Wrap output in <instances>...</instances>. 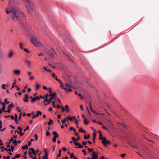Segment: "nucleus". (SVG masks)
Returning a JSON list of instances; mask_svg holds the SVG:
<instances>
[{
  "instance_id": "nucleus-1",
  "label": "nucleus",
  "mask_w": 159,
  "mask_h": 159,
  "mask_svg": "<svg viewBox=\"0 0 159 159\" xmlns=\"http://www.w3.org/2000/svg\"><path fill=\"white\" fill-rule=\"evenodd\" d=\"M12 18L13 20L16 21L17 20H19V17L21 13L15 7H12Z\"/></svg>"
},
{
  "instance_id": "nucleus-2",
  "label": "nucleus",
  "mask_w": 159,
  "mask_h": 159,
  "mask_svg": "<svg viewBox=\"0 0 159 159\" xmlns=\"http://www.w3.org/2000/svg\"><path fill=\"white\" fill-rule=\"evenodd\" d=\"M27 4H26V7L27 10L29 13H30V10H33L34 9V7L32 4L30 0H25Z\"/></svg>"
},
{
  "instance_id": "nucleus-3",
  "label": "nucleus",
  "mask_w": 159,
  "mask_h": 159,
  "mask_svg": "<svg viewBox=\"0 0 159 159\" xmlns=\"http://www.w3.org/2000/svg\"><path fill=\"white\" fill-rule=\"evenodd\" d=\"M72 139L73 141L74 144L77 147H76V148H82L83 147V146L80 143H78V142H76V140L74 137H72Z\"/></svg>"
},
{
  "instance_id": "nucleus-4",
  "label": "nucleus",
  "mask_w": 159,
  "mask_h": 159,
  "mask_svg": "<svg viewBox=\"0 0 159 159\" xmlns=\"http://www.w3.org/2000/svg\"><path fill=\"white\" fill-rule=\"evenodd\" d=\"M30 40L32 43L35 46H37L40 44L36 37H31Z\"/></svg>"
},
{
  "instance_id": "nucleus-5",
  "label": "nucleus",
  "mask_w": 159,
  "mask_h": 159,
  "mask_svg": "<svg viewBox=\"0 0 159 159\" xmlns=\"http://www.w3.org/2000/svg\"><path fill=\"white\" fill-rule=\"evenodd\" d=\"M56 95V93L55 92L53 93L52 94H50L49 96H51V98L48 100V102L47 104H44L45 105L49 104L52 102V100L55 98V97Z\"/></svg>"
},
{
  "instance_id": "nucleus-6",
  "label": "nucleus",
  "mask_w": 159,
  "mask_h": 159,
  "mask_svg": "<svg viewBox=\"0 0 159 159\" xmlns=\"http://www.w3.org/2000/svg\"><path fill=\"white\" fill-rule=\"evenodd\" d=\"M47 53L48 55L50 56L53 58L54 57V54L55 53V52L53 49H51L48 51Z\"/></svg>"
},
{
  "instance_id": "nucleus-7",
  "label": "nucleus",
  "mask_w": 159,
  "mask_h": 159,
  "mask_svg": "<svg viewBox=\"0 0 159 159\" xmlns=\"http://www.w3.org/2000/svg\"><path fill=\"white\" fill-rule=\"evenodd\" d=\"M14 106V104L12 103L10 104L8 106V109L7 111H4V112H7L8 113H10L11 111L12 110V107H13Z\"/></svg>"
},
{
  "instance_id": "nucleus-8",
  "label": "nucleus",
  "mask_w": 159,
  "mask_h": 159,
  "mask_svg": "<svg viewBox=\"0 0 159 159\" xmlns=\"http://www.w3.org/2000/svg\"><path fill=\"white\" fill-rule=\"evenodd\" d=\"M57 81H59L60 83L61 84V87L62 88L66 91V93H67L68 92H70V88H66L63 87V85L62 84V82L60 81V80H57Z\"/></svg>"
},
{
  "instance_id": "nucleus-9",
  "label": "nucleus",
  "mask_w": 159,
  "mask_h": 159,
  "mask_svg": "<svg viewBox=\"0 0 159 159\" xmlns=\"http://www.w3.org/2000/svg\"><path fill=\"white\" fill-rule=\"evenodd\" d=\"M102 142L105 146H106L107 144H110V142L109 140H106V138L105 137H104V139L102 141Z\"/></svg>"
},
{
  "instance_id": "nucleus-10",
  "label": "nucleus",
  "mask_w": 159,
  "mask_h": 159,
  "mask_svg": "<svg viewBox=\"0 0 159 159\" xmlns=\"http://www.w3.org/2000/svg\"><path fill=\"white\" fill-rule=\"evenodd\" d=\"M91 155L92 156L91 159H98V156L94 151H93V153Z\"/></svg>"
},
{
  "instance_id": "nucleus-11",
  "label": "nucleus",
  "mask_w": 159,
  "mask_h": 159,
  "mask_svg": "<svg viewBox=\"0 0 159 159\" xmlns=\"http://www.w3.org/2000/svg\"><path fill=\"white\" fill-rule=\"evenodd\" d=\"M14 54V52L12 50H10L8 53V57L9 58H11Z\"/></svg>"
},
{
  "instance_id": "nucleus-12",
  "label": "nucleus",
  "mask_w": 159,
  "mask_h": 159,
  "mask_svg": "<svg viewBox=\"0 0 159 159\" xmlns=\"http://www.w3.org/2000/svg\"><path fill=\"white\" fill-rule=\"evenodd\" d=\"M29 96H28L27 94H25V97L23 98V101L25 102H28V99Z\"/></svg>"
},
{
  "instance_id": "nucleus-13",
  "label": "nucleus",
  "mask_w": 159,
  "mask_h": 159,
  "mask_svg": "<svg viewBox=\"0 0 159 159\" xmlns=\"http://www.w3.org/2000/svg\"><path fill=\"white\" fill-rule=\"evenodd\" d=\"M42 113L41 111H37L36 115L33 116L32 117V118L33 119H34L35 118V117H38L39 116V115H42Z\"/></svg>"
},
{
  "instance_id": "nucleus-14",
  "label": "nucleus",
  "mask_w": 159,
  "mask_h": 159,
  "mask_svg": "<svg viewBox=\"0 0 159 159\" xmlns=\"http://www.w3.org/2000/svg\"><path fill=\"white\" fill-rule=\"evenodd\" d=\"M66 120H67L68 121H69V120H70V115H68V117L65 118L63 120H61V122L62 124H64Z\"/></svg>"
},
{
  "instance_id": "nucleus-15",
  "label": "nucleus",
  "mask_w": 159,
  "mask_h": 159,
  "mask_svg": "<svg viewBox=\"0 0 159 159\" xmlns=\"http://www.w3.org/2000/svg\"><path fill=\"white\" fill-rule=\"evenodd\" d=\"M13 72L15 75H19L20 73V71L19 70H15L13 71Z\"/></svg>"
},
{
  "instance_id": "nucleus-16",
  "label": "nucleus",
  "mask_w": 159,
  "mask_h": 159,
  "mask_svg": "<svg viewBox=\"0 0 159 159\" xmlns=\"http://www.w3.org/2000/svg\"><path fill=\"white\" fill-rule=\"evenodd\" d=\"M25 61L26 63L25 64L27 66H28L30 67L31 66V62L30 61L26 59L25 60Z\"/></svg>"
},
{
  "instance_id": "nucleus-17",
  "label": "nucleus",
  "mask_w": 159,
  "mask_h": 159,
  "mask_svg": "<svg viewBox=\"0 0 159 159\" xmlns=\"http://www.w3.org/2000/svg\"><path fill=\"white\" fill-rule=\"evenodd\" d=\"M40 99L39 97L38 96H37L34 98L33 100H31V102L33 103L34 102L36 101L37 100H39Z\"/></svg>"
},
{
  "instance_id": "nucleus-18",
  "label": "nucleus",
  "mask_w": 159,
  "mask_h": 159,
  "mask_svg": "<svg viewBox=\"0 0 159 159\" xmlns=\"http://www.w3.org/2000/svg\"><path fill=\"white\" fill-rule=\"evenodd\" d=\"M52 134L54 135L53 137H58V134H57V132L56 131H53L52 132Z\"/></svg>"
},
{
  "instance_id": "nucleus-19",
  "label": "nucleus",
  "mask_w": 159,
  "mask_h": 159,
  "mask_svg": "<svg viewBox=\"0 0 159 159\" xmlns=\"http://www.w3.org/2000/svg\"><path fill=\"white\" fill-rule=\"evenodd\" d=\"M20 156V154H16L15 157L12 158V159H15L16 158H18Z\"/></svg>"
},
{
  "instance_id": "nucleus-20",
  "label": "nucleus",
  "mask_w": 159,
  "mask_h": 159,
  "mask_svg": "<svg viewBox=\"0 0 159 159\" xmlns=\"http://www.w3.org/2000/svg\"><path fill=\"white\" fill-rule=\"evenodd\" d=\"M99 139L101 140L102 141L104 139V137H103L102 136V134L101 133H100L99 134Z\"/></svg>"
},
{
  "instance_id": "nucleus-21",
  "label": "nucleus",
  "mask_w": 159,
  "mask_h": 159,
  "mask_svg": "<svg viewBox=\"0 0 159 159\" xmlns=\"http://www.w3.org/2000/svg\"><path fill=\"white\" fill-rule=\"evenodd\" d=\"M12 7H11V10L10 11H8L7 10H6V12L7 14H8L10 13H12Z\"/></svg>"
},
{
  "instance_id": "nucleus-22",
  "label": "nucleus",
  "mask_w": 159,
  "mask_h": 159,
  "mask_svg": "<svg viewBox=\"0 0 159 159\" xmlns=\"http://www.w3.org/2000/svg\"><path fill=\"white\" fill-rule=\"evenodd\" d=\"M22 149L23 150L27 149H28V145H25L24 146H22Z\"/></svg>"
},
{
  "instance_id": "nucleus-23",
  "label": "nucleus",
  "mask_w": 159,
  "mask_h": 159,
  "mask_svg": "<svg viewBox=\"0 0 159 159\" xmlns=\"http://www.w3.org/2000/svg\"><path fill=\"white\" fill-rule=\"evenodd\" d=\"M65 108L66 112H68L69 111V110H68V109L69 108V106L67 105H65Z\"/></svg>"
},
{
  "instance_id": "nucleus-24",
  "label": "nucleus",
  "mask_w": 159,
  "mask_h": 159,
  "mask_svg": "<svg viewBox=\"0 0 159 159\" xmlns=\"http://www.w3.org/2000/svg\"><path fill=\"white\" fill-rule=\"evenodd\" d=\"M84 122L85 124L87 125L88 124L89 122L86 118H84Z\"/></svg>"
},
{
  "instance_id": "nucleus-25",
  "label": "nucleus",
  "mask_w": 159,
  "mask_h": 159,
  "mask_svg": "<svg viewBox=\"0 0 159 159\" xmlns=\"http://www.w3.org/2000/svg\"><path fill=\"white\" fill-rule=\"evenodd\" d=\"M30 151H31V153L32 154H33L34 153V152H35V151L34 150V149L33 148H31L29 149Z\"/></svg>"
},
{
  "instance_id": "nucleus-26",
  "label": "nucleus",
  "mask_w": 159,
  "mask_h": 159,
  "mask_svg": "<svg viewBox=\"0 0 159 159\" xmlns=\"http://www.w3.org/2000/svg\"><path fill=\"white\" fill-rule=\"evenodd\" d=\"M51 75L52 77L53 78H55V80H59V79H58L57 77H55V74L52 73Z\"/></svg>"
},
{
  "instance_id": "nucleus-27",
  "label": "nucleus",
  "mask_w": 159,
  "mask_h": 159,
  "mask_svg": "<svg viewBox=\"0 0 159 159\" xmlns=\"http://www.w3.org/2000/svg\"><path fill=\"white\" fill-rule=\"evenodd\" d=\"M89 105H90V110H91V111L92 112L95 113H96V112L95 111H94L93 110H92V108H91V103L90 102H89Z\"/></svg>"
},
{
  "instance_id": "nucleus-28",
  "label": "nucleus",
  "mask_w": 159,
  "mask_h": 159,
  "mask_svg": "<svg viewBox=\"0 0 159 159\" xmlns=\"http://www.w3.org/2000/svg\"><path fill=\"white\" fill-rule=\"evenodd\" d=\"M49 122L48 123V124L49 125H50L51 124V123H52L53 121L52 120L50 119H49Z\"/></svg>"
},
{
  "instance_id": "nucleus-29",
  "label": "nucleus",
  "mask_w": 159,
  "mask_h": 159,
  "mask_svg": "<svg viewBox=\"0 0 159 159\" xmlns=\"http://www.w3.org/2000/svg\"><path fill=\"white\" fill-rule=\"evenodd\" d=\"M13 143L14 144V145H15L16 146V145H17V142L16 140V139H15V140H14V141H13Z\"/></svg>"
},
{
  "instance_id": "nucleus-30",
  "label": "nucleus",
  "mask_w": 159,
  "mask_h": 159,
  "mask_svg": "<svg viewBox=\"0 0 159 159\" xmlns=\"http://www.w3.org/2000/svg\"><path fill=\"white\" fill-rule=\"evenodd\" d=\"M79 131L81 132L82 133H85V131L84 130H83L81 128H80L79 129Z\"/></svg>"
},
{
  "instance_id": "nucleus-31",
  "label": "nucleus",
  "mask_w": 159,
  "mask_h": 159,
  "mask_svg": "<svg viewBox=\"0 0 159 159\" xmlns=\"http://www.w3.org/2000/svg\"><path fill=\"white\" fill-rule=\"evenodd\" d=\"M90 137V135L89 134H87V136H86V135H85L84 136V138L85 139H89Z\"/></svg>"
},
{
  "instance_id": "nucleus-32",
  "label": "nucleus",
  "mask_w": 159,
  "mask_h": 159,
  "mask_svg": "<svg viewBox=\"0 0 159 159\" xmlns=\"http://www.w3.org/2000/svg\"><path fill=\"white\" fill-rule=\"evenodd\" d=\"M3 157L4 159H9L10 158V157L9 156H8L7 157H6L5 156H3Z\"/></svg>"
},
{
  "instance_id": "nucleus-33",
  "label": "nucleus",
  "mask_w": 159,
  "mask_h": 159,
  "mask_svg": "<svg viewBox=\"0 0 159 159\" xmlns=\"http://www.w3.org/2000/svg\"><path fill=\"white\" fill-rule=\"evenodd\" d=\"M87 150H88V152L89 153L91 152H92L93 151H94L93 149H90V148H87Z\"/></svg>"
},
{
  "instance_id": "nucleus-34",
  "label": "nucleus",
  "mask_w": 159,
  "mask_h": 159,
  "mask_svg": "<svg viewBox=\"0 0 159 159\" xmlns=\"http://www.w3.org/2000/svg\"><path fill=\"white\" fill-rule=\"evenodd\" d=\"M23 43H19V45L20 46V48L21 49H24L23 47L22 46Z\"/></svg>"
},
{
  "instance_id": "nucleus-35",
  "label": "nucleus",
  "mask_w": 159,
  "mask_h": 159,
  "mask_svg": "<svg viewBox=\"0 0 159 159\" xmlns=\"http://www.w3.org/2000/svg\"><path fill=\"white\" fill-rule=\"evenodd\" d=\"M36 89H38L39 88L40 85L38 84L37 83H36Z\"/></svg>"
},
{
  "instance_id": "nucleus-36",
  "label": "nucleus",
  "mask_w": 159,
  "mask_h": 159,
  "mask_svg": "<svg viewBox=\"0 0 159 159\" xmlns=\"http://www.w3.org/2000/svg\"><path fill=\"white\" fill-rule=\"evenodd\" d=\"M75 124L76 125V127H78V126L77 125L78 123V121L77 120V119H75Z\"/></svg>"
},
{
  "instance_id": "nucleus-37",
  "label": "nucleus",
  "mask_w": 159,
  "mask_h": 159,
  "mask_svg": "<svg viewBox=\"0 0 159 159\" xmlns=\"http://www.w3.org/2000/svg\"><path fill=\"white\" fill-rule=\"evenodd\" d=\"M43 68L46 71H48V72H51V71L49 70V69H47V68L45 67H43Z\"/></svg>"
},
{
  "instance_id": "nucleus-38",
  "label": "nucleus",
  "mask_w": 159,
  "mask_h": 159,
  "mask_svg": "<svg viewBox=\"0 0 159 159\" xmlns=\"http://www.w3.org/2000/svg\"><path fill=\"white\" fill-rule=\"evenodd\" d=\"M7 98H5L4 100V101L6 104H8L9 103V102L7 101Z\"/></svg>"
},
{
  "instance_id": "nucleus-39",
  "label": "nucleus",
  "mask_w": 159,
  "mask_h": 159,
  "mask_svg": "<svg viewBox=\"0 0 159 159\" xmlns=\"http://www.w3.org/2000/svg\"><path fill=\"white\" fill-rule=\"evenodd\" d=\"M24 49V51L26 52L27 53H29L30 52V51H28V50L27 49L24 48V49Z\"/></svg>"
},
{
  "instance_id": "nucleus-40",
  "label": "nucleus",
  "mask_w": 159,
  "mask_h": 159,
  "mask_svg": "<svg viewBox=\"0 0 159 159\" xmlns=\"http://www.w3.org/2000/svg\"><path fill=\"white\" fill-rule=\"evenodd\" d=\"M52 105L53 107V108H55L56 107V106L55 105V102L53 101H52Z\"/></svg>"
},
{
  "instance_id": "nucleus-41",
  "label": "nucleus",
  "mask_w": 159,
  "mask_h": 159,
  "mask_svg": "<svg viewBox=\"0 0 159 159\" xmlns=\"http://www.w3.org/2000/svg\"><path fill=\"white\" fill-rule=\"evenodd\" d=\"M63 53L65 55L67 56L68 58H69V56L68 54H67L66 52H63Z\"/></svg>"
},
{
  "instance_id": "nucleus-42",
  "label": "nucleus",
  "mask_w": 159,
  "mask_h": 159,
  "mask_svg": "<svg viewBox=\"0 0 159 159\" xmlns=\"http://www.w3.org/2000/svg\"><path fill=\"white\" fill-rule=\"evenodd\" d=\"M75 116L70 117V121L73 120V119H75Z\"/></svg>"
},
{
  "instance_id": "nucleus-43",
  "label": "nucleus",
  "mask_w": 159,
  "mask_h": 159,
  "mask_svg": "<svg viewBox=\"0 0 159 159\" xmlns=\"http://www.w3.org/2000/svg\"><path fill=\"white\" fill-rule=\"evenodd\" d=\"M4 148V150H5L6 151H7L8 149H7V148H4L3 146L0 147V149H2V148Z\"/></svg>"
},
{
  "instance_id": "nucleus-44",
  "label": "nucleus",
  "mask_w": 159,
  "mask_h": 159,
  "mask_svg": "<svg viewBox=\"0 0 159 159\" xmlns=\"http://www.w3.org/2000/svg\"><path fill=\"white\" fill-rule=\"evenodd\" d=\"M11 151L12 152H13L14 150V147L13 146V145H11Z\"/></svg>"
},
{
  "instance_id": "nucleus-45",
  "label": "nucleus",
  "mask_w": 159,
  "mask_h": 159,
  "mask_svg": "<svg viewBox=\"0 0 159 159\" xmlns=\"http://www.w3.org/2000/svg\"><path fill=\"white\" fill-rule=\"evenodd\" d=\"M96 131H95V132L93 134V139L96 138Z\"/></svg>"
},
{
  "instance_id": "nucleus-46",
  "label": "nucleus",
  "mask_w": 159,
  "mask_h": 159,
  "mask_svg": "<svg viewBox=\"0 0 159 159\" xmlns=\"http://www.w3.org/2000/svg\"><path fill=\"white\" fill-rule=\"evenodd\" d=\"M82 152L84 153V155H85L86 154V150L85 149H83L82 150Z\"/></svg>"
},
{
  "instance_id": "nucleus-47",
  "label": "nucleus",
  "mask_w": 159,
  "mask_h": 159,
  "mask_svg": "<svg viewBox=\"0 0 159 159\" xmlns=\"http://www.w3.org/2000/svg\"><path fill=\"white\" fill-rule=\"evenodd\" d=\"M48 91H49V93L50 94H52L51 93H52V91L51 88H49V89H48Z\"/></svg>"
},
{
  "instance_id": "nucleus-48",
  "label": "nucleus",
  "mask_w": 159,
  "mask_h": 159,
  "mask_svg": "<svg viewBox=\"0 0 159 159\" xmlns=\"http://www.w3.org/2000/svg\"><path fill=\"white\" fill-rule=\"evenodd\" d=\"M17 129H18L20 130V132H21L22 131V128L18 126L17 128Z\"/></svg>"
},
{
  "instance_id": "nucleus-49",
  "label": "nucleus",
  "mask_w": 159,
  "mask_h": 159,
  "mask_svg": "<svg viewBox=\"0 0 159 159\" xmlns=\"http://www.w3.org/2000/svg\"><path fill=\"white\" fill-rule=\"evenodd\" d=\"M2 128V121L0 120V130Z\"/></svg>"
},
{
  "instance_id": "nucleus-50",
  "label": "nucleus",
  "mask_w": 159,
  "mask_h": 159,
  "mask_svg": "<svg viewBox=\"0 0 159 159\" xmlns=\"http://www.w3.org/2000/svg\"><path fill=\"white\" fill-rule=\"evenodd\" d=\"M34 137L35 138V140H38V137L37 135L36 134H35Z\"/></svg>"
},
{
  "instance_id": "nucleus-51",
  "label": "nucleus",
  "mask_w": 159,
  "mask_h": 159,
  "mask_svg": "<svg viewBox=\"0 0 159 159\" xmlns=\"http://www.w3.org/2000/svg\"><path fill=\"white\" fill-rule=\"evenodd\" d=\"M75 156H74L73 153H72L70 154V158H72L73 157H74Z\"/></svg>"
},
{
  "instance_id": "nucleus-52",
  "label": "nucleus",
  "mask_w": 159,
  "mask_h": 159,
  "mask_svg": "<svg viewBox=\"0 0 159 159\" xmlns=\"http://www.w3.org/2000/svg\"><path fill=\"white\" fill-rule=\"evenodd\" d=\"M42 158L43 159H48V157L45 155H44V157L43 156L42 157Z\"/></svg>"
},
{
  "instance_id": "nucleus-53",
  "label": "nucleus",
  "mask_w": 159,
  "mask_h": 159,
  "mask_svg": "<svg viewBox=\"0 0 159 159\" xmlns=\"http://www.w3.org/2000/svg\"><path fill=\"white\" fill-rule=\"evenodd\" d=\"M21 115H22V112H21L19 115V120H20L21 119Z\"/></svg>"
},
{
  "instance_id": "nucleus-54",
  "label": "nucleus",
  "mask_w": 159,
  "mask_h": 159,
  "mask_svg": "<svg viewBox=\"0 0 159 159\" xmlns=\"http://www.w3.org/2000/svg\"><path fill=\"white\" fill-rule=\"evenodd\" d=\"M87 143V142H86V141H85V142H82V144L83 145H85Z\"/></svg>"
},
{
  "instance_id": "nucleus-55",
  "label": "nucleus",
  "mask_w": 159,
  "mask_h": 159,
  "mask_svg": "<svg viewBox=\"0 0 159 159\" xmlns=\"http://www.w3.org/2000/svg\"><path fill=\"white\" fill-rule=\"evenodd\" d=\"M56 137H53V138L52 139V141L54 142H56Z\"/></svg>"
},
{
  "instance_id": "nucleus-56",
  "label": "nucleus",
  "mask_w": 159,
  "mask_h": 159,
  "mask_svg": "<svg viewBox=\"0 0 159 159\" xmlns=\"http://www.w3.org/2000/svg\"><path fill=\"white\" fill-rule=\"evenodd\" d=\"M8 143V144L7 145V148H9L10 147V142H9V143L7 142L6 143V144H7Z\"/></svg>"
},
{
  "instance_id": "nucleus-57",
  "label": "nucleus",
  "mask_w": 159,
  "mask_h": 159,
  "mask_svg": "<svg viewBox=\"0 0 159 159\" xmlns=\"http://www.w3.org/2000/svg\"><path fill=\"white\" fill-rule=\"evenodd\" d=\"M29 129V127L28 126H27L26 128V129H24V132H25V131H26V130H28Z\"/></svg>"
},
{
  "instance_id": "nucleus-58",
  "label": "nucleus",
  "mask_w": 159,
  "mask_h": 159,
  "mask_svg": "<svg viewBox=\"0 0 159 159\" xmlns=\"http://www.w3.org/2000/svg\"><path fill=\"white\" fill-rule=\"evenodd\" d=\"M20 132V131L19 133L20 134V135L21 136H23L24 134V132L23 133Z\"/></svg>"
},
{
  "instance_id": "nucleus-59",
  "label": "nucleus",
  "mask_w": 159,
  "mask_h": 159,
  "mask_svg": "<svg viewBox=\"0 0 159 159\" xmlns=\"http://www.w3.org/2000/svg\"><path fill=\"white\" fill-rule=\"evenodd\" d=\"M46 135L47 136H49L50 135V133L48 131H47L46 132Z\"/></svg>"
},
{
  "instance_id": "nucleus-60",
  "label": "nucleus",
  "mask_w": 159,
  "mask_h": 159,
  "mask_svg": "<svg viewBox=\"0 0 159 159\" xmlns=\"http://www.w3.org/2000/svg\"><path fill=\"white\" fill-rule=\"evenodd\" d=\"M78 96H80L81 97V99H83V97L82 96L81 94L79 93L78 95Z\"/></svg>"
},
{
  "instance_id": "nucleus-61",
  "label": "nucleus",
  "mask_w": 159,
  "mask_h": 159,
  "mask_svg": "<svg viewBox=\"0 0 159 159\" xmlns=\"http://www.w3.org/2000/svg\"><path fill=\"white\" fill-rule=\"evenodd\" d=\"M16 83V82L13 83L12 84V87L11 88V89H12L15 86V84Z\"/></svg>"
},
{
  "instance_id": "nucleus-62",
  "label": "nucleus",
  "mask_w": 159,
  "mask_h": 159,
  "mask_svg": "<svg viewBox=\"0 0 159 159\" xmlns=\"http://www.w3.org/2000/svg\"><path fill=\"white\" fill-rule=\"evenodd\" d=\"M5 84H3L2 85V87L4 89H6V88L5 87Z\"/></svg>"
},
{
  "instance_id": "nucleus-63",
  "label": "nucleus",
  "mask_w": 159,
  "mask_h": 159,
  "mask_svg": "<svg viewBox=\"0 0 159 159\" xmlns=\"http://www.w3.org/2000/svg\"><path fill=\"white\" fill-rule=\"evenodd\" d=\"M3 56L2 55H0V60H2L3 59Z\"/></svg>"
},
{
  "instance_id": "nucleus-64",
  "label": "nucleus",
  "mask_w": 159,
  "mask_h": 159,
  "mask_svg": "<svg viewBox=\"0 0 159 159\" xmlns=\"http://www.w3.org/2000/svg\"><path fill=\"white\" fill-rule=\"evenodd\" d=\"M18 115L16 114H15V118H14V119H17L18 118Z\"/></svg>"
}]
</instances>
